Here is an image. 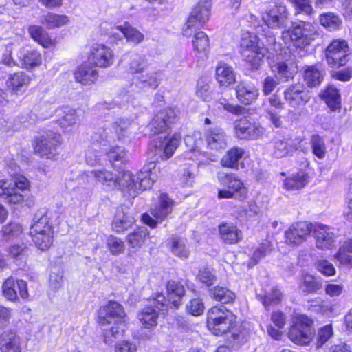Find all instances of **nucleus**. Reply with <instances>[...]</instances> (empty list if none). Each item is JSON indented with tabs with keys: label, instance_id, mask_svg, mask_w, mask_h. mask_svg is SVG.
I'll list each match as a JSON object with an SVG mask.
<instances>
[{
	"label": "nucleus",
	"instance_id": "7c9ffc66",
	"mask_svg": "<svg viewBox=\"0 0 352 352\" xmlns=\"http://www.w3.org/2000/svg\"><path fill=\"white\" fill-rule=\"evenodd\" d=\"M173 201L166 194H161L159 204L151 209V214L157 220L162 221L173 211Z\"/></svg>",
	"mask_w": 352,
	"mask_h": 352
},
{
	"label": "nucleus",
	"instance_id": "e433bc0d",
	"mask_svg": "<svg viewBox=\"0 0 352 352\" xmlns=\"http://www.w3.org/2000/svg\"><path fill=\"white\" fill-rule=\"evenodd\" d=\"M0 196L9 204H20L24 201V196L20 191L11 185H7L3 180L0 181Z\"/></svg>",
	"mask_w": 352,
	"mask_h": 352
},
{
	"label": "nucleus",
	"instance_id": "f8f14e48",
	"mask_svg": "<svg viewBox=\"0 0 352 352\" xmlns=\"http://www.w3.org/2000/svg\"><path fill=\"white\" fill-rule=\"evenodd\" d=\"M179 115L177 108H166L160 111L147 126L150 135L162 133L169 129L175 124Z\"/></svg>",
	"mask_w": 352,
	"mask_h": 352
},
{
	"label": "nucleus",
	"instance_id": "864d4df0",
	"mask_svg": "<svg viewBox=\"0 0 352 352\" xmlns=\"http://www.w3.org/2000/svg\"><path fill=\"white\" fill-rule=\"evenodd\" d=\"M322 287V283L316 278L309 274L302 275V280L300 283V289L305 294H311L317 292Z\"/></svg>",
	"mask_w": 352,
	"mask_h": 352
},
{
	"label": "nucleus",
	"instance_id": "c756f323",
	"mask_svg": "<svg viewBox=\"0 0 352 352\" xmlns=\"http://www.w3.org/2000/svg\"><path fill=\"white\" fill-rule=\"evenodd\" d=\"M17 57L20 61L21 67L26 69L38 67L42 63V56L36 50L28 51L22 48L17 54Z\"/></svg>",
	"mask_w": 352,
	"mask_h": 352
},
{
	"label": "nucleus",
	"instance_id": "7ed1b4c3",
	"mask_svg": "<svg viewBox=\"0 0 352 352\" xmlns=\"http://www.w3.org/2000/svg\"><path fill=\"white\" fill-rule=\"evenodd\" d=\"M235 322L236 316L225 306H214L208 312V327L216 336L228 332Z\"/></svg>",
	"mask_w": 352,
	"mask_h": 352
},
{
	"label": "nucleus",
	"instance_id": "c85d7f7f",
	"mask_svg": "<svg viewBox=\"0 0 352 352\" xmlns=\"http://www.w3.org/2000/svg\"><path fill=\"white\" fill-rule=\"evenodd\" d=\"M324 74L322 65L317 63L306 67L304 72V80L308 87H315L322 82Z\"/></svg>",
	"mask_w": 352,
	"mask_h": 352
},
{
	"label": "nucleus",
	"instance_id": "8fccbe9b",
	"mask_svg": "<svg viewBox=\"0 0 352 352\" xmlns=\"http://www.w3.org/2000/svg\"><path fill=\"white\" fill-rule=\"evenodd\" d=\"M319 21L321 25L331 31L339 29L342 25V19L333 12H326L320 15Z\"/></svg>",
	"mask_w": 352,
	"mask_h": 352
},
{
	"label": "nucleus",
	"instance_id": "69168bd1",
	"mask_svg": "<svg viewBox=\"0 0 352 352\" xmlns=\"http://www.w3.org/2000/svg\"><path fill=\"white\" fill-rule=\"evenodd\" d=\"M219 107H222L224 110L233 113L236 116H240L245 112V108L240 105L230 104L226 98H219L218 102Z\"/></svg>",
	"mask_w": 352,
	"mask_h": 352
},
{
	"label": "nucleus",
	"instance_id": "4468645a",
	"mask_svg": "<svg viewBox=\"0 0 352 352\" xmlns=\"http://www.w3.org/2000/svg\"><path fill=\"white\" fill-rule=\"evenodd\" d=\"M314 224L300 221L292 224L285 232V242L292 245H300L305 241L313 232Z\"/></svg>",
	"mask_w": 352,
	"mask_h": 352
},
{
	"label": "nucleus",
	"instance_id": "37998d69",
	"mask_svg": "<svg viewBox=\"0 0 352 352\" xmlns=\"http://www.w3.org/2000/svg\"><path fill=\"white\" fill-rule=\"evenodd\" d=\"M308 175L304 172H299L284 181V187L288 190H298L303 188L308 184Z\"/></svg>",
	"mask_w": 352,
	"mask_h": 352
},
{
	"label": "nucleus",
	"instance_id": "5fc2aeb1",
	"mask_svg": "<svg viewBox=\"0 0 352 352\" xmlns=\"http://www.w3.org/2000/svg\"><path fill=\"white\" fill-rule=\"evenodd\" d=\"M312 152L318 159H323L327 153V147L324 139L319 135H313L310 140Z\"/></svg>",
	"mask_w": 352,
	"mask_h": 352
},
{
	"label": "nucleus",
	"instance_id": "09e8293b",
	"mask_svg": "<svg viewBox=\"0 0 352 352\" xmlns=\"http://www.w3.org/2000/svg\"><path fill=\"white\" fill-rule=\"evenodd\" d=\"M147 67V61L144 56L139 54H133L130 56L128 69L131 74L135 76L139 75L141 72H144Z\"/></svg>",
	"mask_w": 352,
	"mask_h": 352
},
{
	"label": "nucleus",
	"instance_id": "ddd939ff",
	"mask_svg": "<svg viewBox=\"0 0 352 352\" xmlns=\"http://www.w3.org/2000/svg\"><path fill=\"white\" fill-rule=\"evenodd\" d=\"M285 102L292 108L305 106L310 100L309 91L302 83H296L287 87L283 92Z\"/></svg>",
	"mask_w": 352,
	"mask_h": 352
},
{
	"label": "nucleus",
	"instance_id": "a211bd4d",
	"mask_svg": "<svg viewBox=\"0 0 352 352\" xmlns=\"http://www.w3.org/2000/svg\"><path fill=\"white\" fill-rule=\"evenodd\" d=\"M236 97L243 104L249 105L254 102L258 96V88L250 81H241L235 87Z\"/></svg>",
	"mask_w": 352,
	"mask_h": 352
},
{
	"label": "nucleus",
	"instance_id": "ea45409f",
	"mask_svg": "<svg viewBox=\"0 0 352 352\" xmlns=\"http://www.w3.org/2000/svg\"><path fill=\"white\" fill-rule=\"evenodd\" d=\"M167 298L170 304L175 308H178L181 299L185 290L182 285L174 280H169L167 283Z\"/></svg>",
	"mask_w": 352,
	"mask_h": 352
},
{
	"label": "nucleus",
	"instance_id": "a18cd8bd",
	"mask_svg": "<svg viewBox=\"0 0 352 352\" xmlns=\"http://www.w3.org/2000/svg\"><path fill=\"white\" fill-rule=\"evenodd\" d=\"M134 218L124 212H118L112 223V229L117 233H121L131 227Z\"/></svg>",
	"mask_w": 352,
	"mask_h": 352
},
{
	"label": "nucleus",
	"instance_id": "e2e57ef3",
	"mask_svg": "<svg viewBox=\"0 0 352 352\" xmlns=\"http://www.w3.org/2000/svg\"><path fill=\"white\" fill-rule=\"evenodd\" d=\"M23 232L22 226L16 222H10L1 228V235L7 239L19 236Z\"/></svg>",
	"mask_w": 352,
	"mask_h": 352
},
{
	"label": "nucleus",
	"instance_id": "72a5a7b5",
	"mask_svg": "<svg viewBox=\"0 0 352 352\" xmlns=\"http://www.w3.org/2000/svg\"><path fill=\"white\" fill-rule=\"evenodd\" d=\"M76 80L83 85L94 83L98 77V72L93 66L82 65L74 72Z\"/></svg>",
	"mask_w": 352,
	"mask_h": 352
},
{
	"label": "nucleus",
	"instance_id": "5701e85b",
	"mask_svg": "<svg viewBox=\"0 0 352 352\" xmlns=\"http://www.w3.org/2000/svg\"><path fill=\"white\" fill-rule=\"evenodd\" d=\"M160 72L157 70L141 72L135 76L136 85L142 89H155L160 82Z\"/></svg>",
	"mask_w": 352,
	"mask_h": 352
},
{
	"label": "nucleus",
	"instance_id": "b1692460",
	"mask_svg": "<svg viewBox=\"0 0 352 352\" xmlns=\"http://www.w3.org/2000/svg\"><path fill=\"white\" fill-rule=\"evenodd\" d=\"M316 240V247L320 249H330L334 245L333 233L329 232L326 226L314 224L313 230Z\"/></svg>",
	"mask_w": 352,
	"mask_h": 352
},
{
	"label": "nucleus",
	"instance_id": "9b49d317",
	"mask_svg": "<svg viewBox=\"0 0 352 352\" xmlns=\"http://www.w3.org/2000/svg\"><path fill=\"white\" fill-rule=\"evenodd\" d=\"M100 29L106 34H109L111 37L114 38V42L116 43L122 39V36L118 34V31L124 36L126 41L134 45L139 44L144 38V34L140 31L128 23H125L123 25L111 27L107 22H104L101 23Z\"/></svg>",
	"mask_w": 352,
	"mask_h": 352
},
{
	"label": "nucleus",
	"instance_id": "0e129e2a",
	"mask_svg": "<svg viewBox=\"0 0 352 352\" xmlns=\"http://www.w3.org/2000/svg\"><path fill=\"white\" fill-rule=\"evenodd\" d=\"M272 244L269 241H265L259 245V246L254 251L250 263L256 265L264 256L271 252Z\"/></svg>",
	"mask_w": 352,
	"mask_h": 352
},
{
	"label": "nucleus",
	"instance_id": "2eb2a0df",
	"mask_svg": "<svg viewBox=\"0 0 352 352\" xmlns=\"http://www.w3.org/2000/svg\"><path fill=\"white\" fill-rule=\"evenodd\" d=\"M114 53L111 48L103 44H94L91 46L89 60L95 66L108 68L114 63Z\"/></svg>",
	"mask_w": 352,
	"mask_h": 352
},
{
	"label": "nucleus",
	"instance_id": "052dcab7",
	"mask_svg": "<svg viewBox=\"0 0 352 352\" xmlns=\"http://www.w3.org/2000/svg\"><path fill=\"white\" fill-rule=\"evenodd\" d=\"M333 335L332 324H329L318 329L316 337V347L320 348L325 344Z\"/></svg>",
	"mask_w": 352,
	"mask_h": 352
},
{
	"label": "nucleus",
	"instance_id": "bf43d9fd",
	"mask_svg": "<svg viewBox=\"0 0 352 352\" xmlns=\"http://www.w3.org/2000/svg\"><path fill=\"white\" fill-rule=\"evenodd\" d=\"M16 284L12 277L6 280L2 286L3 294L8 300L15 301L18 299L16 291Z\"/></svg>",
	"mask_w": 352,
	"mask_h": 352
},
{
	"label": "nucleus",
	"instance_id": "9d476101",
	"mask_svg": "<svg viewBox=\"0 0 352 352\" xmlns=\"http://www.w3.org/2000/svg\"><path fill=\"white\" fill-rule=\"evenodd\" d=\"M265 131V128L261 124L251 122L246 117L238 119L234 122V134L239 140H256L261 138Z\"/></svg>",
	"mask_w": 352,
	"mask_h": 352
},
{
	"label": "nucleus",
	"instance_id": "39448f33",
	"mask_svg": "<svg viewBox=\"0 0 352 352\" xmlns=\"http://www.w3.org/2000/svg\"><path fill=\"white\" fill-rule=\"evenodd\" d=\"M218 182L220 185L227 187V189H219L217 197L221 199L236 198L244 200L247 198L248 190L243 182L234 173H219Z\"/></svg>",
	"mask_w": 352,
	"mask_h": 352
},
{
	"label": "nucleus",
	"instance_id": "774afa93",
	"mask_svg": "<svg viewBox=\"0 0 352 352\" xmlns=\"http://www.w3.org/2000/svg\"><path fill=\"white\" fill-rule=\"evenodd\" d=\"M277 76H267L263 82V93L265 96L270 95L279 84Z\"/></svg>",
	"mask_w": 352,
	"mask_h": 352
},
{
	"label": "nucleus",
	"instance_id": "de8ad7c7",
	"mask_svg": "<svg viewBox=\"0 0 352 352\" xmlns=\"http://www.w3.org/2000/svg\"><path fill=\"white\" fill-rule=\"evenodd\" d=\"M257 296L265 308L276 305L282 300L281 292L275 287H271L268 290L264 291L263 293L258 294Z\"/></svg>",
	"mask_w": 352,
	"mask_h": 352
},
{
	"label": "nucleus",
	"instance_id": "49530a36",
	"mask_svg": "<svg viewBox=\"0 0 352 352\" xmlns=\"http://www.w3.org/2000/svg\"><path fill=\"white\" fill-rule=\"evenodd\" d=\"M107 155L113 166L125 164L129 161L128 151L123 146H113L109 148Z\"/></svg>",
	"mask_w": 352,
	"mask_h": 352
},
{
	"label": "nucleus",
	"instance_id": "603ef678",
	"mask_svg": "<svg viewBox=\"0 0 352 352\" xmlns=\"http://www.w3.org/2000/svg\"><path fill=\"white\" fill-rule=\"evenodd\" d=\"M210 296L217 301L222 303H229L234 301L235 294L228 288L217 286L210 291Z\"/></svg>",
	"mask_w": 352,
	"mask_h": 352
},
{
	"label": "nucleus",
	"instance_id": "680f3d73",
	"mask_svg": "<svg viewBox=\"0 0 352 352\" xmlns=\"http://www.w3.org/2000/svg\"><path fill=\"white\" fill-rule=\"evenodd\" d=\"M212 89L209 82L199 80L197 84L196 96L204 101H210L212 99Z\"/></svg>",
	"mask_w": 352,
	"mask_h": 352
},
{
	"label": "nucleus",
	"instance_id": "dca6fc26",
	"mask_svg": "<svg viewBox=\"0 0 352 352\" xmlns=\"http://www.w3.org/2000/svg\"><path fill=\"white\" fill-rule=\"evenodd\" d=\"M181 136L179 134H174L170 138L162 136L153 140L155 148V154L159 155L162 160H167L173 156L175 150L179 145Z\"/></svg>",
	"mask_w": 352,
	"mask_h": 352
},
{
	"label": "nucleus",
	"instance_id": "423d86ee",
	"mask_svg": "<svg viewBox=\"0 0 352 352\" xmlns=\"http://www.w3.org/2000/svg\"><path fill=\"white\" fill-rule=\"evenodd\" d=\"M241 54L243 59L249 63L252 68L257 69L263 62L267 49L261 46L257 36L247 34L241 41Z\"/></svg>",
	"mask_w": 352,
	"mask_h": 352
},
{
	"label": "nucleus",
	"instance_id": "6e6552de",
	"mask_svg": "<svg viewBox=\"0 0 352 352\" xmlns=\"http://www.w3.org/2000/svg\"><path fill=\"white\" fill-rule=\"evenodd\" d=\"M313 320L305 315L298 316L289 328L288 337L292 342L299 345L309 344L314 336Z\"/></svg>",
	"mask_w": 352,
	"mask_h": 352
},
{
	"label": "nucleus",
	"instance_id": "393cba45",
	"mask_svg": "<svg viewBox=\"0 0 352 352\" xmlns=\"http://www.w3.org/2000/svg\"><path fill=\"white\" fill-rule=\"evenodd\" d=\"M0 350L1 352H21V339L15 332L5 331L0 336Z\"/></svg>",
	"mask_w": 352,
	"mask_h": 352
},
{
	"label": "nucleus",
	"instance_id": "338daca9",
	"mask_svg": "<svg viewBox=\"0 0 352 352\" xmlns=\"http://www.w3.org/2000/svg\"><path fill=\"white\" fill-rule=\"evenodd\" d=\"M188 311L193 316H199L203 314L204 305L200 298H194L186 305Z\"/></svg>",
	"mask_w": 352,
	"mask_h": 352
},
{
	"label": "nucleus",
	"instance_id": "bb28decb",
	"mask_svg": "<svg viewBox=\"0 0 352 352\" xmlns=\"http://www.w3.org/2000/svg\"><path fill=\"white\" fill-rule=\"evenodd\" d=\"M221 239L228 244H235L243 239L242 232L232 223H223L219 226Z\"/></svg>",
	"mask_w": 352,
	"mask_h": 352
},
{
	"label": "nucleus",
	"instance_id": "4be33fe9",
	"mask_svg": "<svg viewBox=\"0 0 352 352\" xmlns=\"http://www.w3.org/2000/svg\"><path fill=\"white\" fill-rule=\"evenodd\" d=\"M117 188L131 197H135L138 194L137 178L135 179V176L129 170L119 173Z\"/></svg>",
	"mask_w": 352,
	"mask_h": 352
},
{
	"label": "nucleus",
	"instance_id": "f03ea898",
	"mask_svg": "<svg viewBox=\"0 0 352 352\" xmlns=\"http://www.w3.org/2000/svg\"><path fill=\"white\" fill-rule=\"evenodd\" d=\"M50 220L47 209H41L35 214L30 228L32 241L41 250H47L53 243L54 231Z\"/></svg>",
	"mask_w": 352,
	"mask_h": 352
},
{
	"label": "nucleus",
	"instance_id": "13d9d810",
	"mask_svg": "<svg viewBox=\"0 0 352 352\" xmlns=\"http://www.w3.org/2000/svg\"><path fill=\"white\" fill-rule=\"evenodd\" d=\"M172 252L177 256L187 258L189 256V250L186 246V241L177 237L172 239Z\"/></svg>",
	"mask_w": 352,
	"mask_h": 352
},
{
	"label": "nucleus",
	"instance_id": "2f4dec72",
	"mask_svg": "<svg viewBox=\"0 0 352 352\" xmlns=\"http://www.w3.org/2000/svg\"><path fill=\"white\" fill-rule=\"evenodd\" d=\"M89 176L94 177L100 184L109 189L117 188L118 175L106 169L94 170L89 173Z\"/></svg>",
	"mask_w": 352,
	"mask_h": 352
},
{
	"label": "nucleus",
	"instance_id": "c9c22d12",
	"mask_svg": "<svg viewBox=\"0 0 352 352\" xmlns=\"http://www.w3.org/2000/svg\"><path fill=\"white\" fill-rule=\"evenodd\" d=\"M148 236L149 232L146 228H140L129 233L126 236L129 251L135 252L140 250L144 245Z\"/></svg>",
	"mask_w": 352,
	"mask_h": 352
},
{
	"label": "nucleus",
	"instance_id": "f704fd0d",
	"mask_svg": "<svg viewBox=\"0 0 352 352\" xmlns=\"http://www.w3.org/2000/svg\"><path fill=\"white\" fill-rule=\"evenodd\" d=\"M216 79L221 86L228 87L236 80L235 73L232 67L219 62L216 67Z\"/></svg>",
	"mask_w": 352,
	"mask_h": 352
},
{
	"label": "nucleus",
	"instance_id": "1a4fd4ad",
	"mask_svg": "<svg viewBox=\"0 0 352 352\" xmlns=\"http://www.w3.org/2000/svg\"><path fill=\"white\" fill-rule=\"evenodd\" d=\"M325 60L329 66L338 68L346 64L349 46L345 40L335 39L326 47Z\"/></svg>",
	"mask_w": 352,
	"mask_h": 352
},
{
	"label": "nucleus",
	"instance_id": "f3484780",
	"mask_svg": "<svg viewBox=\"0 0 352 352\" xmlns=\"http://www.w3.org/2000/svg\"><path fill=\"white\" fill-rule=\"evenodd\" d=\"M207 148L214 153L224 151L228 144L229 138L220 128H214L208 131L206 136Z\"/></svg>",
	"mask_w": 352,
	"mask_h": 352
},
{
	"label": "nucleus",
	"instance_id": "4c0bfd02",
	"mask_svg": "<svg viewBox=\"0 0 352 352\" xmlns=\"http://www.w3.org/2000/svg\"><path fill=\"white\" fill-rule=\"evenodd\" d=\"M211 1L210 0L200 1L192 9L189 16L201 26L209 19Z\"/></svg>",
	"mask_w": 352,
	"mask_h": 352
},
{
	"label": "nucleus",
	"instance_id": "3c124183",
	"mask_svg": "<svg viewBox=\"0 0 352 352\" xmlns=\"http://www.w3.org/2000/svg\"><path fill=\"white\" fill-rule=\"evenodd\" d=\"M31 37L44 47H49L52 41L42 27L32 25L28 29Z\"/></svg>",
	"mask_w": 352,
	"mask_h": 352
},
{
	"label": "nucleus",
	"instance_id": "58836bf2",
	"mask_svg": "<svg viewBox=\"0 0 352 352\" xmlns=\"http://www.w3.org/2000/svg\"><path fill=\"white\" fill-rule=\"evenodd\" d=\"M294 151L292 145L284 138H274L270 147L271 155L279 159L290 155Z\"/></svg>",
	"mask_w": 352,
	"mask_h": 352
},
{
	"label": "nucleus",
	"instance_id": "412c9836",
	"mask_svg": "<svg viewBox=\"0 0 352 352\" xmlns=\"http://www.w3.org/2000/svg\"><path fill=\"white\" fill-rule=\"evenodd\" d=\"M192 43L193 50L196 52L197 63L202 64L210 51L209 37L204 32L199 31L194 34Z\"/></svg>",
	"mask_w": 352,
	"mask_h": 352
},
{
	"label": "nucleus",
	"instance_id": "aec40b11",
	"mask_svg": "<svg viewBox=\"0 0 352 352\" xmlns=\"http://www.w3.org/2000/svg\"><path fill=\"white\" fill-rule=\"evenodd\" d=\"M156 164L153 162H149L144 166L142 169L136 175L138 191L140 190H145L151 188L157 179Z\"/></svg>",
	"mask_w": 352,
	"mask_h": 352
},
{
	"label": "nucleus",
	"instance_id": "6ab92c4d",
	"mask_svg": "<svg viewBox=\"0 0 352 352\" xmlns=\"http://www.w3.org/2000/svg\"><path fill=\"white\" fill-rule=\"evenodd\" d=\"M31 78L23 72L11 74L7 81L8 91L13 96H21L25 93L30 83Z\"/></svg>",
	"mask_w": 352,
	"mask_h": 352
},
{
	"label": "nucleus",
	"instance_id": "6e6d98bb",
	"mask_svg": "<svg viewBox=\"0 0 352 352\" xmlns=\"http://www.w3.org/2000/svg\"><path fill=\"white\" fill-rule=\"evenodd\" d=\"M106 243L109 252L113 256L122 254L125 251L124 241L113 235H110L107 237Z\"/></svg>",
	"mask_w": 352,
	"mask_h": 352
},
{
	"label": "nucleus",
	"instance_id": "473e14b6",
	"mask_svg": "<svg viewBox=\"0 0 352 352\" xmlns=\"http://www.w3.org/2000/svg\"><path fill=\"white\" fill-rule=\"evenodd\" d=\"M245 153V151L243 148L234 146L229 149L222 157L220 164L223 167L239 169V162Z\"/></svg>",
	"mask_w": 352,
	"mask_h": 352
},
{
	"label": "nucleus",
	"instance_id": "a19ab883",
	"mask_svg": "<svg viewBox=\"0 0 352 352\" xmlns=\"http://www.w3.org/2000/svg\"><path fill=\"white\" fill-rule=\"evenodd\" d=\"M321 98L326 102L328 107L335 111L341 107V97L339 90L333 85H329L320 94Z\"/></svg>",
	"mask_w": 352,
	"mask_h": 352
},
{
	"label": "nucleus",
	"instance_id": "20e7f679",
	"mask_svg": "<svg viewBox=\"0 0 352 352\" xmlns=\"http://www.w3.org/2000/svg\"><path fill=\"white\" fill-rule=\"evenodd\" d=\"M316 35V31L314 25L302 21L294 23L289 30L282 32V38L285 43H292L299 48L310 45Z\"/></svg>",
	"mask_w": 352,
	"mask_h": 352
},
{
	"label": "nucleus",
	"instance_id": "a878e982",
	"mask_svg": "<svg viewBox=\"0 0 352 352\" xmlns=\"http://www.w3.org/2000/svg\"><path fill=\"white\" fill-rule=\"evenodd\" d=\"M272 72L279 80L287 82L292 79L298 72L295 63L278 61L271 65Z\"/></svg>",
	"mask_w": 352,
	"mask_h": 352
},
{
	"label": "nucleus",
	"instance_id": "cd10ccee",
	"mask_svg": "<svg viewBox=\"0 0 352 352\" xmlns=\"http://www.w3.org/2000/svg\"><path fill=\"white\" fill-rule=\"evenodd\" d=\"M57 122L64 129L75 126L78 121L76 111L69 107H61L55 110Z\"/></svg>",
	"mask_w": 352,
	"mask_h": 352
},
{
	"label": "nucleus",
	"instance_id": "79ce46f5",
	"mask_svg": "<svg viewBox=\"0 0 352 352\" xmlns=\"http://www.w3.org/2000/svg\"><path fill=\"white\" fill-rule=\"evenodd\" d=\"M138 318L144 328H153L157 325L158 313L152 307H146L138 314Z\"/></svg>",
	"mask_w": 352,
	"mask_h": 352
},
{
	"label": "nucleus",
	"instance_id": "0eeeda50",
	"mask_svg": "<svg viewBox=\"0 0 352 352\" xmlns=\"http://www.w3.org/2000/svg\"><path fill=\"white\" fill-rule=\"evenodd\" d=\"M62 144L61 135L53 131L36 137L34 141V151L42 159L53 160L56 156L57 149Z\"/></svg>",
	"mask_w": 352,
	"mask_h": 352
},
{
	"label": "nucleus",
	"instance_id": "c03bdc74",
	"mask_svg": "<svg viewBox=\"0 0 352 352\" xmlns=\"http://www.w3.org/2000/svg\"><path fill=\"white\" fill-rule=\"evenodd\" d=\"M69 22L68 17L55 13L48 12L41 17V23L48 29L60 28Z\"/></svg>",
	"mask_w": 352,
	"mask_h": 352
},
{
	"label": "nucleus",
	"instance_id": "4d7b16f0",
	"mask_svg": "<svg viewBox=\"0 0 352 352\" xmlns=\"http://www.w3.org/2000/svg\"><path fill=\"white\" fill-rule=\"evenodd\" d=\"M21 46L20 42L17 41L10 42L5 46L4 52L2 54L1 63L8 67L16 66V63L12 57V53L14 48Z\"/></svg>",
	"mask_w": 352,
	"mask_h": 352
},
{
	"label": "nucleus",
	"instance_id": "f257e3e1",
	"mask_svg": "<svg viewBox=\"0 0 352 352\" xmlns=\"http://www.w3.org/2000/svg\"><path fill=\"white\" fill-rule=\"evenodd\" d=\"M126 320L127 315L124 307L116 301L109 300L98 309V323L101 326L114 324L104 331L103 338L106 344H111L116 339L122 336Z\"/></svg>",
	"mask_w": 352,
	"mask_h": 352
}]
</instances>
